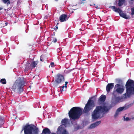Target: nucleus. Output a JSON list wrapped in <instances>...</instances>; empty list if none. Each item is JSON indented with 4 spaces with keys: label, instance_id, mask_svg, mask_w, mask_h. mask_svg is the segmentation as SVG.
I'll return each instance as SVG.
<instances>
[{
    "label": "nucleus",
    "instance_id": "35",
    "mask_svg": "<svg viewBox=\"0 0 134 134\" xmlns=\"http://www.w3.org/2000/svg\"><path fill=\"white\" fill-rule=\"evenodd\" d=\"M82 1H86V0H82Z\"/></svg>",
    "mask_w": 134,
    "mask_h": 134
},
{
    "label": "nucleus",
    "instance_id": "8",
    "mask_svg": "<svg viewBox=\"0 0 134 134\" xmlns=\"http://www.w3.org/2000/svg\"><path fill=\"white\" fill-rule=\"evenodd\" d=\"M63 126L61 125L58 127L57 131V134H69L68 131Z\"/></svg>",
    "mask_w": 134,
    "mask_h": 134
},
{
    "label": "nucleus",
    "instance_id": "25",
    "mask_svg": "<svg viewBox=\"0 0 134 134\" xmlns=\"http://www.w3.org/2000/svg\"><path fill=\"white\" fill-rule=\"evenodd\" d=\"M90 6H94V7L95 8H98V6L97 5H96L95 4H90Z\"/></svg>",
    "mask_w": 134,
    "mask_h": 134
},
{
    "label": "nucleus",
    "instance_id": "21",
    "mask_svg": "<svg viewBox=\"0 0 134 134\" xmlns=\"http://www.w3.org/2000/svg\"><path fill=\"white\" fill-rule=\"evenodd\" d=\"M1 82L3 84H5L6 83V81L5 79H2L1 80Z\"/></svg>",
    "mask_w": 134,
    "mask_h": 134
},
{
    "label": "nucleus",
    "instance_id": "40",
    "mask_svg": "<svg viewBox=\"0 0 134 134\" xmlns=\"http://www.w3.org/2000/svg\"><path fill=\"white\" fill-rule=\"evenodd\" d=\"M58 23H57V25H58Z\"/></svg>",
    "mask_w": 134,
    "mask_h": 134
},
{
    "label": "nucleus",
    "instance_id": "12",
    "mask_svg": "<svg viewBox=\"0 0 134 134\" xmlns=\"http://www.w3.org/2000/svg\"><path fill=\"white\" fill-rule=\"evenodd\" d=\"M68 17H67L66 15L63 14L60 17L59 19L60 21L61 22L65 21L66 20H68Z\"/></svg>",
    "mask_w": 134,
    "mask_h": 134
},
{
    "label": "nucleus",
    "instance_id": "10",
    "mask_svg": "<svg viewBox=\"0 0 134 134\" xmlns=\"http://www.w3.org/2000/svg\"><path fill=\"white\" fill-rule=\"evenodd\" d=\"M64 81V78L63 76L59 74L57 75V77L55 80V82L57 84L60 83Z\"/></svg>",
    "mask_w": 134,
    "mask_h": 134
},
{
    "label": "nucleus",
    "instance_id": "39",
    "mask_svg": "<svg viewBox=\"0 0 134 134\" xmlns=\"http://www.w3.org/2000/svg\"><path fill=\"white\" fill-rule=\"evenodd\" d=\"M52 73H53V71H52Z\"/></svg>",
    "mask_w": 134,
    "mask_h": 134
},
{
    "label": "nucleus",
    "instance_id": "23",
    "mask_svg": "<svg viewBox=\"0 0 134 134\" xmlns=\"http://www.w3.org/2000/svg\"><path fill=\"white\" fill-rule=\"evenodd\" d=\"M120 112H119V111H118L116 110V111L114 115V117L115 118H116L118 116V115H119V114Z\"/></svg>",
    "mask_w": 134,
    "mask_h": 134
},
{
    "label": "nucleus",
    "instance_id": "41",
    "mask_svg": "<svg viewBox=\"0 0 134 134\" xmlns=\"http://www.w3.org/2000/svg\"><path fill=\"white\" fill-rule=\"evenodd\" d=\"M83 3V2H82L81 3Z\"/></svg>",
    "mask_w": 134,
    "mask_h": 134
},
{
    "label": "nucleus",
    "instance_id": "17",
    "mask_svg": "<svg viewBox=\"0 0 134 134\" xmlns=\"http://www.w3.org/2000/svg\"><path fill=\"white\" fill-rule=\"evenodd\" d=\"M125 0H119L118 3L119 6H121L124 3Z\"/></svg>",
    "mask_w": 134,
    "mask_h": 134
},
{
    "label": "nucleus",
    "instance_id": "16",
    "mask_svg": "<svg viewBox=\"0 0 134 134\" xmlns=\"http://www.w3.org/2000/svg\"><path fill=\"white\" fill-rule=\"evenodd\" d=\"M67 122V120L66 119H65L63 120L62 121V124L61 125H63L64 127H65L66 125Z\"/></svg>",
    "mask_w": 134,
    "mask_h": 134
},
{
    "label": "nucleus",
    "instance_id": "30",
    "mask_svg": "<svg viewBox=\"0 0 134 134\" xmlns=\"http://www.w3.org/2000/svg\"><path fill=\"white\" fill-rule=\"evenodd\" d=\"M57 40L56 38H55L53 41V42L54 43H55L57 41Z\"/></svg>",
    "mask_w": 134,
    "mask_h": 134
},
{
    "label": "nucleus",
    "instance_id": "24",
    "mask_svg": "<svg viewBox=\"0 0 134 134\" xmlns=\"http://www.w3.org/2000/svg\"><path fill=\"white\" fill-rule=\"evenodd\" d=\"M2 1L4 3H6L7 2H8V3H9V0H2Z\"/></svg>",
    "mask_w": 134,
    "mask_h": 134
},
{
    "label": "nucleus",
    "instance_id": "33",
    "mask_svg": "<svg viewBox=\"0 0 134 134\" xmlns=\"http://www.w3.org/2000/svg\"><path fill=\"white\" fill-rule=\"evenodd\" d=\"M129 118H125L124 119L126 120H129Z\"/></svg>",
    "mask_w": 134,
    "mask_h": 134
},
{
    "label": "nucleus",
    "instance_id": "11",
    "mask_svg": "<svg viewBox=\"0 0 134 134\" xmlns=\"http://www.w3.org/2000/svg\"><path fill=\"white\" fill-rule=\"evenodd\" d=\"M101 121H97L94 123L92 124L88 127V129H92L95 127L96 126L100 124Z\"/></svg>",
    "mask_w": 134,
    "mask_h": 134
},
{
    "label": "nucleus",
    "instance_id": "22",
    "mask_svg": "<svg viewBox=\"0 0 134 134\" xmlns=\"http://www.w3.org/2000/svg\"><path fill=\"white\" fill-rule=\"evenodd\" d=\"M124 107H120L119 108H118L117 110L118 111H119V112H120V111H122L124 109Z\"/></svg>",
    "mask_w": 134,
    "mask_h": 134
},
{
    "label": "nucleus",
    "instance_id": "18",
    "mask_svg": "<svg viewBox=\"0 0 134 134\" xmlns=\"http://www.w3.org/2000/svg\"><path fill=\"white\" fill-rule=\"evenodd\" d=\"M43 132L44 134H49L50 133L49 130L48 129H44Z\"/></svg>",
    "mask_w": 134,
    "mask_h": 134
},
{
    "label": "nucleus",
    "instance_id": "6",
    "mask_svg": "<svg viewBox=\"0 0 134 134\" xmlns=\"http://www.w3.org/2000/svg\"><path fill=\"white\" fill-rule=\"evenodd\" d=\"M110 7L114 11L118 13L121 17L126 19H127L129 18V16L127 15L126 14L123 13L122 10L119 8H116L114 6H111Z\"/></svg>",
    "mask_w": 134,
    "mask_h": 134
},
{
    "label": "nucleus",
    "instance_id": "3",
    "mask_svg": "<svg viewBox=\"0 0 134 134\" xmlns=\"http://www.w3.org/2000/svg\"><path fill=\"white\" fill-rule=\"evenodd\" d=\"M124 90V87L121 85L117 84L114 87V90L113 93V96L112 99L113 101H115V103L118 102L117 100L118 99V97H116V93H122Z\"/></svg>",
    "mask_w": 134,
    "mask_h": 134
},
{
    "label": "nucleus",
    "instance_id": "28",
    "mask_svg": "<svg viewBox=\"0 0 134 134\" xmlns=\"http://www.w3.org/2000/svg\"><path fill=\"white\" fill-rule=\"evenodd\" d=\"M43 55H41V57H40V60L42 61H43V60L42 59V58H43Z\"/></svg>",
    "mask_w": 134,
    "mask_h": 134
},
{
    "label": "nucleus",
    "instance_id": "5",
    "mask_svg": "<svg viewBox=\"0 0 134 134\" xmlns=\"http://www.w3.org/2000/svg\"><path fill=\"white\" fill-rule=\"evenodd\" d=\"M126 92L125 95L129 96L130 94L134 93V82L130 79L129 80L126 84Z\"/></svg>",
    "mask_w": 134,
    "mask_h": 134
},
{
    "label": "nucleus",
    "instance_id": "36",
    "mask_svg": "<svg viewBox=\"0 0 134 134\" xmlns=\"http://www.w3.org/2000/svg\"><path fill=\"white\" fill-rule=\"evenodd\" d=\"M25 126V125L24 127H23V129H22V130H24V127Z\"/></svg>",
    "mask_w": 134,
    "mask_h": 134
},
{
    "label": "nucleus",
    "instance_id": "19",
    "mask_svg": "<svg viewBox=\"0 0 134 134\" xmlns=\"http://www.w3.org/2000/svg\"><path fill=\"white\" fill-rule=\"evenodd\" d=\"M105 98L106 97L105 96L103 95H102L100 97L99 100L100 101L103 102L105 100Z\"/></svg>",
    "mask_w": 134,
    "mask_h": 134
},
{
    "label": "nucleus",
    "instance_id": "32",
    "mask_svg": "<svg viewBox=\"0 0 134 134\" xmlns=\"http://www.w3.org/2000/svg\"><path fill=\"white\" fill-rule=\"evenodd\" d=\"M58 29V26H55V28H54V29L55 30H57Z\"/></svg>",
    "mask_w": 134,
    "mask_h": 134
},
{
    "label": "nucleus",
    "instance_id": "38",
    "mask_svg": "<svg viewBox=\"0 0 134 134\" xmlns=\"http://www.w3.org/2000/svg\"><path fill=\"white\" fill-rule=\"evenodd\" d=\"M55 134L54 133H52V134Z\"/></svg>",
    "mask_w": 134,
    "mask_h": 134
},
{
    "label": "nucleus",
    "instance_id": "37",
    "mask_svg": "<svg viewBox=\"0 0 134 134\" xmlns=\"http://www.w3.org/2000/svg\"><path fill=\"white\" fill-rule=\"evenodd\" d=\"M131 1H133L134 0H131Z\"/></svg>",
    "mask_w": 134,
    "mask_h": 134
},
{
    "label": "nucleus",
    "instance_id": "27",
    "mask_svg": "<svg viewBox=\"0 0 134 134\" xmlns=\"http://www.w3.org/2000/svg\"><path fill=\"white\" fill-rule=\"evenodd\" d=\"M50 66L51 67H53L54 66V63L53 62L51 63L50 64Z\"/></svg>",
    "mask_w": 134,
    "mask_h": 134
},
{
    "label": "nucleus",
    "instance_id": "29",
    "mask_svg": "<svg viewBox=\"0 0 134 134\" xmlns=\"http://www.w3.org/2000/svg\"><path fill=\"white\" fill-rule=\"evenodd\" d=\"M132 105V104H129L128 105H127V108H129V107H131Z\"/></svg>",
    "mask_w": 134,
    "mask_h": 134
},
{
    "label": "nucleus",
    "instance_id": "34",
    "mask_svg": "<svg viewBox=\"0 0 134 134\" xmlns=\"http://www.w3.org/2000/svg\"><path fill=\"white\" fill-rule=\"evenodd\" d=\"M3 9V8L2 7H0V10H1Z\"/></svg>",
    "mask_w": 134,
    "mask_h": 134
},
{
    "label": "nucleus",
    "instance_id": "9",
    "mask_svg": "<svg viewBox=\"0 0 134 134\" xmlns=\"http://www.w3.org/2000/svg\"><path fill=\"white\" fill-rule=\"evenodd\" d=\"M23 82H21L20 80H17L14 84L13 87L14 89H20L23 87Z\"/></svg>",
    "mask_w": 134,
    "mask_h": 134
},
{
    "label": "nucleus",
    "instance_id": "26",
    "mask_svg": "<svg viewBox=\"0 0 134 134\" xmlns=\"http://www.w3.org/2000/svg\"><path fill=\"white\" fill-rule=\"evenodd\" d=\"M131 14L133 15L134 14V8H133L131 9Z\"/></svg>",
    "mask_w": 134,
    "mask_h": 134
},
{
    "label": "nucleus",
    "instance_id": "2",
    "mask_svg": "<svg viewBox=\"0 0 134 134\" xmlns=\"http://www.w3.org/2000/svg\"><path fill=\"white\" fill-rule=\"evenodd\" d=\"M82 109L78 107L72 108L69 111V115L71 120L78 119L82 114Z\"/></svg>",
    "mask_w": 134,
    "mask_h": 134
},
{
    "label": "nucleus",
    "instance_id": "20",
    "mask_svg": "<svg viewBox=\"0 0 134 134\" xmlns=\"http://www.w3.org/2000/svg\"><path fill=\"white\" fill-rule=\"evenodd\" d=\"M38 63L37 62H33L31 64V66L33 67H35L37 65Z\"/></svg>",
    "mask_w": 134,
    "mask_h": 134
},
{
    "label": "nucleus",
    "instance_id": "31",
    "mask_svg": "<svg viewBox=\"0 0 134 134\" xmlns=\"http://www.w3.org/2000/svg\"><path fill=\"white\" fill-rule=\"evenodd\" d=\"M61 50V49L60 48H58L57 50V51L58 52H59Z\"/></svg>",
    "mask_w": 134,
    "mask_h": 134
},
{
    "label": "nucleus",
    "instance_id": "1",
    "mask_svg": "<svg viewBox=\"0 0 134 134\" xmlns=\"http://www.w3.org/2000/svg\"><path fill=\"white\" fill-rule=\"evenodd\" d=\"M109 109L107 104L104 103L97 107L92 114V120L94 121L100 118L101 114L102 113L108 111Z\"/></svg>",
    "mask_w": 134,
    "mask_h": 134
},
{
    "label": "nucleus",
    "instance_id": "4",
    "mask_svg": "<svg viewBox=\"0 0 134 134\" xmlns=\"http://www.w3.org/2000/svg\"><path fill=\"white\" fill-rule=\"evenodd\" d=\"M25 134H38V129L32 125H26L24 127Z\"/></svg>",
    "mask_w": 134,
    "mask_h": 134
},
{
    "label": "nucleus",
    "instance_id": "14",
    "mask_svg": "<svg viewBox=\"0 0 134 134\" xmlns=\"http://www.w3.org/2000/svg\"><path fill=\"white\" fill-rule=\"evenodd\" d=\"M68 83V82H65V85L64 86L60 87L61 88L60 89L61 91L62 92L66 90V89L67 88V84Z\"/></svg>",
    "mask_w": 134,
    "mask_h": 134
},
{
    "label": "nucleus",
    "instance_id": "15",
    "mask_svg": "<svg viewBox=\"0 0 134 134\" xmlns=\"http://www.w3.org/2000/svg\"><path fill=\"white\" fill-rule=\"evenodd\" d=\"M7 23L4 21L0 22V28L4 27L7 25Z\"/></svg>",
    "mask_w": 134,
    "mask_h": 134
},
{
    "label": "nucleus",
    "instance_id": "13",
    "mask_svg": "<svg viewBox=\"0 0 134 134\" xmlns=\"http://www.w3.org/2000/svg\"><path fill=\"white\" fill-rule=\"evenodd\" d=\"M114 86V83H111L108 84L106 87V90L108 92H109L110 90L112 89Z\"/></svg>",
    "mask_w": 134,
    "mask_h": 134
},
{
    "label": "nucleus",
    "instance_id": "7",
    "mask_svg": "<svg viewBox=\"0 0 134 134\" xmlns=\"http://www.w3.org/2000/svg\"><path fill=\"white\" fill-rule=\"evenodd\" d=\"M94 106V104L93 101L90 99L89 100L84 108L83 112L84 113L87 112Z\"/></svg>",
    "mask_w": 134,
    "mask_h": 134
}]
</instances>
